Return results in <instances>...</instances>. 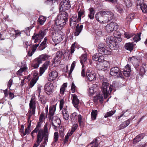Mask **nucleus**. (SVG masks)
Here are the masks:
<instances>
[{"label":"nucleus","mask_w":147,"mask_h":147,"mask_svg":"<svg viewBox=\"0 0 147 147\" xmlns=\"http://www.w3.org/2000/svg\"><path fill=\"white\" fill-rule=\"evenodd\" d=\"M53 84L50 82H48L44 86L45 92L47 94H49L53 91Z\"/></svg>","instance_id":"9"},{"label":"nucleus","mask_w":147,"mask_h":147,"mask_svg":"<svg viewBox=\"0 0 147 147\" xmlns=\"http://www.w3.org/2000/svg\"><path fill=\"white\" fill-rule=\"evenodd\" d=\"M46 69L44 68L41 67L40 68L39 74L40 76H41L45 71Z\"/></svg>","instance_id":"61"},{"label":"nucleus","mask_w":147,"mask_h":147,"mask_svg":"<svg viewBox=\"0 0 147 147\" xmlns=\"http://www.w3.org/2000/svg\"><path fill=\"white\" fill-rule=\"evenodd\" d=\"M32 74L33 78L30 83V88H32L36 83L37 81V71L35 70L32 72Z\"/></svg>","instance_id":"13"},{"label":"nucleus","mask_w":147,"mask_h":147,"mask_svg":"<svg viewBox=\"0 0 147 147\" xmlns=\"http://www.w3.org/2000/svg\"><path fill=\"white\" fill-rule=\"evenodd\" d=\"M104 15H102L101 13V11L99 13H97L95 14V18L96 20L99 22L100 23H104Z\"/></svg>","instance_id":"17"},{"label":"nucleus","mask_w":147,"mask_h":147,"mask_svg":"<svg viewBox=\"0 0 147 147\" xmlns=\"http://www.w3.org/2000/svg\"><path fill=\"white\" fill-rule=\"evenodd\" d=\"M77 22L70 21V26L72 28L74 27L76 24Z\"/></svg>","instance_id":"60"},{"label":"nucleus","mask_w":147,"mask_h":147,"mask_svg":"<svg viewBox=\"0 0 147 147\" xmlns=\"http://www.w3.org/2000/svg\"><path fill=\"white\" fill-rule=\"evenodd\" d=\"M99 55V54L96 53L94 54L92 57L93 60L95 61H98Z\"/></svg>","instance_id":"52"},{"label":"nucleus","mask_w":147,"mask_h":147,"mask_svg":"<svg viewBox=\"0 0 147 147\" xmlns=\"http://www.w3.org/2000/svg\"><path fill=\"white\" fill-rule=\"evenodd\" d=\"M47 29H45L43 31L40 30L38 34H37V41L43 38L46 34V32L47 31Z\"/></svg>","instance_id":"22"},{"label":"nucleus","mask_w":147,"mask_h":147,"mask_svg":"<svg viewBox=\"0 0 147 147\" xmlns=\"http://www.w3.org/2000/svg\"><path fill=\"white\" fill-rule=\"evenodd\" d=\"M24 126L23 125H22L21 127L20 130V132L22 136H24Z\"/></svg>","instance_id":"58"},{"label":"nucleus","mask_w":147,"mask_h":147,"mask_svg":"<svg viewBox=\"0 0 147 147\" xmlns=\"http://www.w3.org/2000/svg\"><path fill=\"white\" fill-rule=\"evenodd\" d=\"M123 70L131 72V69L130 65L129 64H127Z\"/></svg>","instance_id":"51"},{"label":"nucleus","mask_w":147,"mask_h":147,"mask_svg":"<svg viewBox=\"0 0 147 147\" xmlns=\"http://www.w3.org/2000/svg\"><path fill=\"white\" fill-rule=\"evenodd\" d=\"M83 27V26L82 25L79 26V24H78L76 26L75 29V31L74 32V35L76 36H78L79 34L81 32Z\"/></svg>","instance_id":"21"},{"label":"nucleus","mask_w":147,"mask_h":147,"mask_svg":"<svg viewBox=\"0 0 147 147\" xmlns=\"http://www.w3.org/2000/svg\"><path fill=\"white\" fill-rule=\"evenodd\" d=\"M70 21L76 22H80V21H79L78 20V17L76 15H74L72 16L70 18Z\"/></svg>","instance_id":"47"},{"label":"nucleus","mask_w":147,"mask_h":147,"mask_svg":"<svg viewBox=\"0 0 147 147\" xmlns=\"http://www.w3.org/2000/svg\"><path fill=\"white\" fill-rule=\"evenodd\" d=\"M102 91L103 94L104 95L105 98H106L107 97L108 94V89L109 88V83L107 82H103L102 83Z\"/></svg>","instance_id":"12"},{"label":"nucleus","mask_w":147,"mask_h":147,"mask_svg":"<svg viewBox=\"0 0 147 147\" xmlns=\"http://www.w3.org/2000/svg\"><path fill=\"white\" fill-rule=\"evenodd\" d=\"M59 135L58 132H55L54 135V142H56L58 140Z\"/></svg>","instance_id":"48"},{"label":"nucleus","mask_w":147,"mask_h":147,"mask_svg":"<svg viewBox=\"0 0 147 147\" xmlns=\"http://www.w3.org/2000/svg\"><path fill=\"white\" fill-rule=\"evenodd\" d=\"M141 33L140 32L135 36V37L133 38L135 42H138L141 39Z\"/></svg>","instance_id":"43"},{"label":"nucleus","mask_w":147,"mask_h":147,"mask_svg":"<svg viewBox=\"0 0 147 147\" xmlns=\"http://www.w3.org/2000/svg\"><path fill=\"white\" fill-rule=\"evenodd\" d=\"M48 80L52 82L55 80L58 76V73L55 70H53L51 71L49 75Z\"/></svg>","instance_id":"14"},{"label":"nucleus","mask_w":147,"mask_h":147,"mask_svg":"<svg viewBox=\"0 0 147 147\" xmlns=\"http://www.w3.org/2000/svg\"><path fill=\"white\" fill-rule=\"evenodd\" d=\"M71 7L69 0H63L59 5L60 11L68 10Z\"/></svg>","instance_id":"2"},{"label":"nucleus","mask_w":147,"mask_h":147,"mask_svg":"<svg viewBox=\"0 0 147 147\" xmlns=\"http://www.w3.org/2000/svg\"><path fill=\"white\" fill-rule=\"evenodd\" d=\"M73 99L72 100V103L74 106L76 108H77L78 107V105L79 103V100L77 96L75 95H73Z\"/></svg>","instance_id":"19"},{"label":"nucleus","mask_w":147,"mask_h":147,"mask_svg":"<svg viewBox=\"0 0 147 147\" xmlns=\"http://www.w3.org/2000/svg\"><path fill=\"white\" fill-rule=\"evenodd\" d=\"M98 112L97 110H92L91 113V117L92 120H94L96 119Z\"/></svg>","instance_id":"39"},{"label":"nucleus","mask_w":147,"mask_h":147,"mask_svg":"<svg viewBox=\"0 0 147 147\" xmlns=\"http://www.w3.org/2000/svg\"><path fill=\"white\" fill-rule=\"evenodd\" d=\"M39 101L42 104H45L46 102L45 96L39 94L38 95Z\"/></svg>","instance_id":"36"},{"label":"nucleus","mask_w":147,"mask_h":147,"mask_svg":"<svg viewBox=\"0 0 147 147\" xmlns=\"http://www.w3.org/2000/svg\"><path fill=\"white\" fill-rule=\"evenodd\" d=\"M131 62L132 63L133 65L137 71L138 70V67L139 65V60L137 58H134L132 59Z\"/></svg>","instance_id":"28"},{"label":"nucleus","mask_w":147,"mask_h":147,"mask_svg":"<svg viewBox=\"0 0 147 147\" xmlns=\"http://www.w3.org/2000/svg\"><path fill=\"white\" fill-rule=\"evenodd\" d=\"M145 73V68L142 66L140 67L139 74L140 75L143 76Z\"/></svg>","instance_id":"49"},{"label":"nucleus","mask_w":147,"mask_h":147,"mask_svg":"<svg viewBox=\"0 0 147 147\" xmlns=\"http://www.w3.org/2000/svg\"><path fill=\"white\" fill-rule=\"evenodd\" d=\"M134 14L133 13H131L129 14L127 17L126 19L127 21H131L134 19Z\"/></svg>","instance_id":"45"},{"label":"nucleus","mask_w":147,"mask_h":147,"mask_svg":"<svg viewBox=\"0 0 147 147\" xmlns=\"http://www.w3.org/2000/svg\"><path fill=\"white\" fill-rule=\"evenodd\" d=\"M123 75L126 77H127L130 76V72L127 71H124L123 70Z\"/></svg>","instance_id":"59"},{"label":"nucleus","mask_w":147,"mask_h":147,"mask_svg":"<svg viewBox=\"0 0 147 147\" xmlns=\"http://www.w3.org/2000/svg\"><path fill=\"white\" fill-rule=\"evenodd\" d=\"M86 75L88 80L90 81H92L96 79L95 73L93 71H90L89 70H87L86 73Z\"/></svg>","instance_id":"8"},{"label":"nucleus","mask_w":147,"mask_h":147,"mask_svg":"<svg viewBox=\"0 0 147 147\" xmlns=\"http://www.w3.org/2000/svg\"><path fill=\"white\" fill-rule=\"evenodd\" d=\"M50 62L49 61H46L43 64L42 67L44 68L46 70L47 69L48 66L49 65Z\"/></svg>","instance_id":"57"},{"label":"nucleus","mask_w":147,"mask_h":147,"mask_svg":"<svg viewBox=\"0 0 147 147\" xmlns=\"http://www.w3.org/2000/svg\"><path fill=\"white\" fill-rule=\"evenodd\" d=\"M63 26L59 24H57V23H55V24L53 27V30L55 32H58L60 31L63 28Z\"/></svg>","instance_id":"35"},{"label":"nucleus","mask_w":147,"mask_h":147,"mask_svg":"<svg viewBox=\"0 0 147 147\" xmlns=\"http://www.w3.org/2000/svg\"><path fill=\"white\" fill-rule=\"evenodd\" d=\"M131 120V119H129L123 122L119 126V129H123L127 126L129 124Z\"/></svg>","instance_id":"23"},{"label":"nucleus","mask_w":147,"mask_h":147,"mask_svg":"<svg viewBox=\"0 0 147 147\" xmlns=\"http://www.w3.org/2000/svg\"><path fill=\"white\" fill-rule=\"evenodd\" d=\"M109 65V63L107 61H103L102 62L100 63V64H98V67H99L100 69H101L103 71H105L106 70Z\"/></svg>","instance_id":"11"},{"label":"nucleus","mask_w":147,"mask_h":147,"mask_svg":"<svg viewBox=\"0 0 147 147\" xmlns=\"http://www.w3.org/2000/svg\"><path fill=\"white\" fill-rule=\"evenodd\" d=\"M90 144H92L91 147H98V140L97 138H95L90 143Z\"/></svg>","instance_id":"42"},{"label":"nucleus","mask_w":147,"mask_h":147,"mask_svg":"<svg viewBox=\"0 0 147 147\" xmlns=\"http://www.w3.org/2000/svg\"><path fill=\"white\" fill-rule=\"evenodd\" d=\"M30 110L29 111V118L32 116V114L34 115L35 114L36 109V102L34 98L32 97L29 103Z\"/></svg>","instance_id":"4"},{"label":"nucleus","mask_w":147,"mask_h":147,"mask_svg":"<svg viewBox=\"0 0 147 147\" xmlns=\"http://www.w3.org/2000/svg\"><path fill=\"white\" fill-rule=\"evenodd\" d=\"M138 5L140 6V8L143 12L146 13L147 12V5L143 2V3H141V4Z\"/></svg>","instance_id":"34"},{"label":"nucleus","mask_w":147,"mask_h":147,"mask_svg":"<svg viewBox=\"0 0 147 147\" xmlns=\"http://www.w3.org/2000/svg\"><path fill=\"white\" fill-rule=\"evenodd\" d=\"M47 40V38L46 37H45L44 38L43 41L41 42L38 48L39 50L42 51L45 48L46 45Z\"/></svg>","instance_id":"31"},{"label":"nucleus","mask_w":147,"mask_h":147,"mask_svg":"<svg viewBox=\"0 0 147 147\" xmlns=\"http://www.w3.org/2000/svg\"><path fill=\"white\" fill-rule=\"evenodd\" d=\"M63 53L61 51H59L57 53L55 58L53 59V61L58 62L60 59L62 57Z\"/></svg>","instance_id":"26"},{"label":"nucleus","mask_w":147,"mask_h":147,"mask_svg":"<svg viewBox=\"0 0 147 147\" xmlns=\"http://www.w3.org/2000/svg\"><path fill=\"white\" fill-rule=\"evenodd\" d=\"M124 35L125 37L127 38H129L134 35V33L125 32Z\"/></svg>","instance_id":"50"},{"label":"nucleus","mask_w":147,"mask_h":147,"mask_svg":"<svg viewBox=\"0 0 147 147\" xmlns=\"http://www.w3.org/2000/svg\"><path fill=\"white\" fill-rule=\"evenodd\" d=\"M145 136L144 133L140 134L136 136L133 140V143L134 145H135L137 143L143 139Z\"/></svg>","instance_id":"15"},{"label":"nucleus","mask_w":147,"mask_h":147,"mask_svg":"<svg viewBox=\"0 0 147 147\" xmlns=\"http://www.w3.org/2000/svg\"><path fill=\"white\" fill-rule=\"evenodd\" d=\"M44 131L42 129H40L39 131L37 134V144H39L42 140Z\"/></svg>","instance_id":"24"},{"label":"nucleus","mask_w":147,"mask_h":147,"mask_svg":"<svg viewBox=\"0 0 147 147\" xmlns=\"http://www.w3.org/2000/svg\"><path fill=\"white\" fill-rule=\"evenodd\" d=\"M45 119V116L44 114L41 113L40 115L39 118V121L40 122H42L44 121Z\"/></svg>","instance_id":"56"},{"label":"nucleus","mask_w":147,"mask_h":147,"mask_svg":"<svg viewBox=\"0 0 147 147\" xmlns=\"http://www.w3.org/2000/svg\"><path fill=\"white\" fill-rule=\"evenodd\" d=\"M96 32V34L99 36H101L102 35V32L100 30H97Z\"/></svg>","instance_id":"64"},{"label":"nucleus","mask_w":147,"mask_h":147,"mask_svg":"<svg viewBox=\"0 0 147 147\" xmlns=\"http://www.w3.org/2000/svg\"><path fill=\"white\" fill-rule=\"evenodd\" d=\"M101 13L104 15V17L107 18V22L110 21L113 18L114 14L111 11H101Z\"/></svg>","instance_id":"7"},{"label":"nucleus","mask_w":147,"mask_h":147,"mask_svg":"<svg viewBox=\"0 0 147 147\" xmlns=\"http://www.w3.org/2000/svg\"><path fill=\"white\" fill-rule=\"evenodd\" d=\"M56 109V105L50 107L49 113V119L50 120L53 121V116Z\"/></svg>","instance_id":"10"},{"label":"nucleus","mask_w":147,"mask_h":147,"mask_svg":"<svg viewBox=\"0 0 147 147\" xmlns=\"http://www.w3.org/2000/svg\"><path fill=\"white\" fill-rule=\"evenodd\" d=\"M113 37L109 36L106 39V42L109 49L107 47L105 44L101 43L98 47V52L101 54L104 55H110L111 54V50H116L118 48L117 42L113 39Z\"/></svg>","instance_id":"1"},{"label":"nucleus","mask_w":147,"mask_h":147,"mask_svg":"<svg viewBox=\"0 0 147 147\" xmlns=\"http://www.w3.org/2000/svg\"><path fill=\"white\" fill-rule=\"evenodd\" d=\"M27 69V67L25 66L24 67H23L20 68L17 72L18 74H20L23 72L26 71Z\"/></svg>","instance_id":"54"},{"label":"nucleus","mask_w":147,"mask_h":147,"mask_svg":"<svg viewBox=\"0 0 147 147\" xmlns=\"http://www.w3.org/2000/svg\"><path fill=\"white\" fill-rule=\"evenodd\" d=\"M62 114L64 119L66 120H68L69 118V116L66 107H64L62 109Z\"/></svg>","instance_id":"27"},{"label":"nucleus","mask_w":147,"mask_h":147,"mask_svg":"<svg viewBox=\"0 0 147 147\" xmlns=\"http://www.w3.org/2000/svg\"><path fill=\"white\" fill-rule=\"evenodd\" d=\"M118 28V26L114 22H111L107 24L105 26L106 30L108 32L111 33L114 30H116Z\"/></svg>","instance_id":"5"},{"label":"nucleus","mask_w":147,"mask_h":147,"mask_svg":"<svg viewBox=\"0 0 147 147\" xmlns=\"http://www.w3.org/2000/svg\"><path fill=\"white\" fill-rule=\"evenodd\" d=\"M89 10L90 13L88 15V17L90 19H93L94 18L95 10L93 7H91L89 9Z\"/></svg>","instance_id":"33"},{"label":"nucleus","mask_w":147,"mask_h":147,"mask_svg":"<svg viewBox=\"0 0 147 147\" xmlns=\"http://www.w3.org/2000/svg\"><path fill=\"white\" fill-rule=\"evenodd\" d=\"M43 138H44V142L46 143L48 142V129L47 127V125H45V129L44 131V134L43 136Z\"/></svg>","instance_id":"25"},{"label":"nucleus","mask_w":147,"mask_h":147,"mask_svg":"<svg viewBox=\"0 0 147 147\" xmlns=\"http://www.w3.org/2000/svg\"><path fill=\"white\" fill-rule=\"evenodd\" d=\"M32 40L31 41V44L30 45H32L31 50L32 51L31 52L30 51L28 52V55L29 56H31L32 54L34 53L37 49V44L34 45H32L33 43H36L37 42V34L34 33V35L32 36Z\"/></svg>","instance_id":"3"},{"label":"nucleus","mask_w":147,"mask_h":147,"mask_svg":"<svg viewBox=\"0 0 147 147\" xmlns=\"http://www.w3.org/2000/svg\"><path fill=\"white\" fill-rule=\"evenodd\" d=\"M125 5L127 7H130L131 6V0H123Z\"/></svg>","instance_id":"46"},{"label":"nucleus","mask_w":147,"mask_h":147,"mask_svg":"<svg viewBox=\"0 0 147 147\" xmlns=\"http://www.w3.org/2000/svg\"><path fill=\"white\" fill-rule=\"evenodd\" d=\"M84 12L83 11H80L78 12L77 17L79 21H81L82 17L83 18L84 16Z\"/></svg>","instance_id":"41"},{"label":"nucleus","mask_w":147,"mask_h":147,"mask_svg":"<svg viewBox=\"0 0 147 147\" xmlns=\"http://www.w3.org/2000/svg\"><path fill=\"white\" fill-rule=\"evenodd\" d=\"M52 38L54 42L57 43H59L63 40V36L58 32H52Z\"/></svg>","instance_id":"6"},{"label":"nucleus","mask_w":147,"mask_h":147,"mask_svg":"<svg viewBox=\"0 0 147 147\" xmlns=\"http://www.w3.org/2000/svg\"><path fill=\"white\" fill-rule=\"evenodd\" d=\"M80 62L82 66L84 67V64L83 62H86L87 61V56L86 55H82V57L79 58Z\"/></svg>","instance_id":"37"},{"label":"nucleus","mask_w":147,"mask_h":147,"mask_svg":"<svg viewBox=\"0 0 147 147\" xmlns=\"http://www.w3.org/2000/svg\"><path fill=\"white\" fill-rule=\"evenodd\" d=\"M125 48L126 49L130 51L133 50V46L132 43L129 42L126 43L125 46Z\"/></svg>","instance_id":"38"},{"label":"nucleus","mask_w":147,"mask_h":147,"mask_svg":"<svg viewBox=\"0 0 147 147\" xmlns=\"http://www.w3.org/2000/svg\"><path fill=\"white\" fill-rule=\"evenodd\" d=\"M78 116L77 113L74 112L70 115V118L72 122H75L77 121Z\"/></svg>","instance_id":"32"},{"label":"nucleus","mask_w":147,"mask_h":147,"mask_svg":"<svg viewBox=\"0 0 147 147\" xmlns=\"http://www.w3.org/2000/svg\"><path fill=\"white\" fill-rule=\"evenodd\" d=\"M115 112V111H111L109 112H108L105 115L104 117L107 118L109 117H110L114 114Z\"/></svg>","instance_id":"44"},{"label":"nucleus","mask_w":147,"mask_h":147,"mask_svg":"<svg viewBox=\"0 0 147 147\" xmlns=\"http://www.w3.org/2000/svg\"><path fill=\"white\" fill-rule=\"evenodd\" d=\"M65 103L64 100L63 99H61L60 101L59 109L60 110H62L63 108V106Z\"/></svg>","instance_id":"53"},{"label":"nucleus","mask_w":147,"mask_h":147,"mask_svg":"<svg viewBox=\"0 0 147 147\" xmlns=\"http://www.w3.org/2000/svg\"><path fill=\"white\" fill-rule=\"evenodd\" d=\"M146 146L145 143H140V144L134 147H145Z\"/></svg>","instance_id":"62"},{"label":"nucleus","mask_w":147,"mask_h":147,"mask_svg":"<svg viewBox=\"0 0 147 147\" xmlns=\"http://www.w3.org/2000/svg\"><path fill=\"white\" fill-rule=\"evenodd\" d=\"M59 14L61 16H60V18H62L67 21L68 15L67 12H65V11H60Z\"/></svg>","instance_id":"30"},{"label":"nucleus","mask_w":147,"mask_h":147,"mask_svg":"<svg viewBox=\"0 0 147 147\" xmlns=\"http://www.w3.org/2000/svg\"><path fill=\"white\" fill-rule=\"evenodd\" d=\"M49 57V55L46 54L41 55L38 58H37V63L39 64L41 63L42 61H44L46 60Z\"/></svg>","instance_id":"20"},{"label":"nucleus","mask_w":147,"mask_h":147,"mask_svg":"<svg viewBox=\"0 0 147 147\" xmlns=\"http://www.w3.org/2000/svg\"><path fill=\"white\" fill-rule=\"evenodd\" d=\"M119 69L117 67L112 68L110 69V74L113 76H117L119 72Z\"/></svg>","instance_id":"18"},{"label":"nucleus","mask_w":147,"mask_h":147,"mask_svg":"<svg viewBox=\"0 0 147 147\" xmlns=\"http://www.w3.org/2000/svg\"><path fill=\"white\" fill-rule=\"evenodd\" d=\"M59 19H60L57 18L55 20V22L57 23V24H59L60 25L63 26L66 24L65 21H64V20H61V18H59Z\"/></svg>","instance_id":"40"},{"label":"nucleus","mask_w":147,"mask_h":147,"mask_svg":"<svg viewBox=\"0 0 147 147\" xmlns=\"http://www.w3.org/2000/svg\"><path fill=\"white\" fill-rule=\"evenodd\" d=\"M104 96V95L103 94H99L96 96H94L93 100L95 102L99 101L100 103L102 104L103 102Z\"/></svg>","instance_id":"16"},{"label":"nucleus","mask_w":147,"mask_h":147,"mask_svg":"<svg viewBox=\"0 0 147 147\" xmlns=\"http://www.w3.org/2000/svg\"><path fill=\"white\" fill-rule=\"evenodd\" d=\"M47 18L45 17L42 16H40L38 20L37 21L38 22L39 25H43L46 21Z\"/></svg>","instance_id":"29"},{"label":"nucleus","mask_w":147,"mask_h":147,"mask_svg":"<svg viewBox=\"0 0 147 147\" xmlns=\"http://www.w3.org/2000/svg\"><path fill=\"white\" fill-rule=\"evenodd\" d=\"M30 125H29L28 127L25 129L24 134V136L26 135L27 134H29L30 132Z\"/></svg>","instance_id":"55"},{"label":"nucleus","mask_w":147,"mask_h":147,"mask_svg":"<svg viewBox=\"0 0 147 147\" xmlns=\"http://www.w3.org/2000/svg\"><path fill=\"white\" fill-rule=\"evenodd\" d=\"M82 116L81 115H78V121L79 124L80 125L81 123L82 122Z\"/></svg>","instance_id":"63"}]
</instances>
